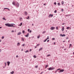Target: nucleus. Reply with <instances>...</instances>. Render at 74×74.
Instances as JSON below:
<instances>
[{"label":"nucleus","mask_w":74,"mask_h":74,"mask_svg":"<svg viewBox=\"0 0 74 74\" xmlns=\"http://www.w3.org/2000/svg\"><path fill=\"white\" fill-rule=\"evenodd\" d=\"M13 25H15L14 24H10L8 23H7L5 24V25L6 26H8V27H14V26Z\"/></svg>","instance_id":"nucleus-1"},{"label":"nucleus","mask_w":74,"mask_h":74,"mask_svg":"<svg viewBox=\"0 0 74 74\" xmlns=\"http://www.w3.org/2000/svg\"><path fill=\"white\" fill-rule=\"evenodd\" d=\"M55 69V68L54 67H50L48 68V70H53Z\"/></svg>","instance_id":"nucleus-2"},{"label":"nucleus","mask_w":74,"mask_h":74,"mask_svg":"<svg viewBox=\"0 0 74 74\" xmlns=\"http://www.w3.org/2000/svg\"><path fill=\"white\" fill-rule=\"evenodd\" d=\"M53 14H50L48 16V17L49 18H51V17H53Z\"/></svg>","instance_id":"nucleus-3"},{"label":"nucleus","mask_w":74,"mask_h":74,"mask_svg":"<svg viewBox=\"0 0 74 74\" xmlns=\"http://www.w3.org/2000/svg\"><path fill=\"white\" fill-rule=\"evenodd\" d=\"M54 29H55V28L54 27H51V29L52 30H53Z\"/></svg>","instance_id":"nucleus-4"},{"label":"nucleus","mask_w":74,"mask_h":74,"mask_svg":"<svg viewBox=\"0 0 74 74\" xmlns=\"http://www.w3.org/2000/svg\"><path fill=\"white\" fill-rule=\"evenodd\" d=\"M62 28L61 29V30L62 32H63L64 31V26H62Z\"/></svg>","instance_id":"nucleus-5"},{"label":"nucleus","mask_w":74,"mask_h":74,"mask_svg":"<svg viewBox=\"0 0 74 74\" xmlns=\"http://www.w3.org/2000/svg\"><path fill=\"white\" fill-rule=\"evenodd\" d=\"M60 36H62V37H65V36H66V35L64 34H63L62 35V34H60Z\"/></svg>","instance_id":"nucleus-6"},{"label":"nucleus","mask_w":74,"mask_h":74,"mask_svg":"<svg viewBox=\"0 0 74 74\" xmlns=\"http://www.w3.org/2000/svg\"><path fill=\"white\" fill-rule=\"evenodd\" d=\"M64 71V70L63 69H61L60 70V73L61 72H63Z\"/></svg>","instance_id":"nucleus-7"},{"label":"nucleus","mask_w":74,"mask_h":74,"mask_svg":"<svg viewBox=\"0 0 74 74\" xmlns=\"http://www.w3.org/2000/svg\"><path fill=\"white\" fill-rule=\"evenodd\" d=\"M29 33H28L27 35H25V37H29Z\"/></svg>","instance_id":"nucleus-8"},{"label":"nucleus","mask_w":74,"mask_h":74,"mask_svg":"<svg viewBox=\"0 0 74 74\" xmlns=\"http://www.w3.org/2000/svg\"><path fill=\"white\" fill-rule=\"evenodd\" d=\"M22 34V33H21V32H18L17 34V35H20Z\"/></svg>","instance_id":"nucleus-9"},{"label":"nucleus","mask_w":74,"mask_h":74,"mask_svg":"<svg viewBox=\"0 0 74 74\" xmlns=\"http://www.w3.org/2000/svg\"><path fill=\"white\" fill-rule=\"evenodd\" d=\"M7 63H8V66H9L10 64V62H7Z\"/></svg>","instance_id":"nucleus-10"},{"label":"nucleus","mask_w":74,"mask_h":74,"mask_svg":"<svg viewBox=\"0 0 74 74\" xmlns=\"http://www.w3.org/2000/svg\"><path fill=\"white\" fill-rule=\"evenodd\" d=\"M16 5L18 7H19V3H18V2L17 3Z\"/></svg>","instance_id":"nucleus-11"},{"label":"nucleus","mask_w":74,"mask_h":74,"mask_svg":"<svg viewBox=\"0 0 74 74\" xmlns=\"http://www.w3.org/2000/svg\"><path fill=\"white\" fill-rule=\"evenodd\" d=\"M12 4L13 5H15V1H13L12 2Z\"/></svg>","instance_id":"nucleus-12"},{"label":"nucleus","mask_w":74,"mask_h":74,"mask_svg":"<svg viewBox=\"0 0 74 74\" xmlns=\"http://www.w3.org/2000/svg\"><path fill=\"white\" fill-rule=\"evenodd\" d=\"M25 15H27V13L26 12H25Z\"/></svg>","instance_id":"nucleus-13"},{"label":"nucleus","mask_w":74,"mask_h":74,"mask_svg":"<svg viewBox=\"0 0 74 74\" xmlns=\"http://www.w3.org/2000/svg\"><path fill=\"white\" fill-rule=\"evenodd\" d=\"M17 45H18V46H19V45H20V43H19V42L17 44Z\"/></svg>","instance_id":"nucleus-14"},{"label":"nucleus","mask_w":74,"mask_h":74,"mask_svg":"<svg viewBox=\"0 0 74 74\" xmlns=\"http://www.w3.org/2000/svg\"><path fill=\"white\" fill-rule=\"evenodd\" d=\"M14 73V71H12V72H10V73L11 74H13Z\"/></svg>","instance_id":"nucleus-15"},{"label":"nucleus","mask_w":74,"mask_h":74,"mask_svg":"<svg viewBox=\"0 0 74 74\" xmlns=\"http://www.w3.org/2000/svg\"><path fill=\"white\" fill-rule=\"evenodd\" d=\"M62 5H63V4H64V1H62Z\"/></svg>","instance_id":"nucleus-16"},{"label":"nucleus","mask_w":74,"mask_h":74,"mask_svg":"<svg viewBox=\"0 0 74 74\" xmlns=\"http://www.w3.org/2000/svg\"><path fill=\"white\" fill-rule=\"evenodd\" d=\"M40 37V35H39L38 36H37L38 38H39Z\"/></svg>","instance_id":"nucleus-17"},{"label":"nucleus","mask_w":74,"mask_h":74,"mask_svg":"<svg viewBox=\"0 0 74 74\" xmlns=\"http://www.w3.org/2000/svg\"><path fill=\"white\" fill-rule=\"evenodd\" d=\"M66 29H71V28L68 27H67Z\"/></svg>","instance_id":"nucleus-18"},{"label":"nucleus","mask_w":74,"mask_h":74,"mask_svg":"<svg viewBox=\"0 0 74 74\" xmlns=\"http://www.w3.org/2000/svg\"><path fill=\"white\" fill-rule=\"evenodd\" d=\"M42 50V48H41L39 49V51H41V50Z\"/></svg>","instance_id":"nucleus-19"},{"label":"nucleus","mask_w":74,"mask_h":74,"mask_svg":"<svg viewBox=\"0 0 74 74\" xmlns=\"http://www.w3.org/2000/svg\"><path fill=\"white\" fill-rule=\"evenodd\" d=\"M5 9H7V10H9V11H10V9L7 8H4V10H5Z\"/></svg>","instance_id":"nucleus-20"},{"label":"nucleus","mask_w":74,"mask_h":74,"mask_svg":"<svg viewBox=\"0 0 74 74\" xmlns=\"http://www.w3.org/2000/svg\"><path fill=\"white\" fill-rule=\"evenodd\" d=\"M28 18H26V19H30V17H29V16H28Z\"/></svg>","instance_id":"nucleus-21"},{"label":"nucleus","mask_w":74,"mask_h":74,"mask_svg":"<svg viewBox=\"0 0 74 74\" xmlns=\"http://www.w3.org/2000/svg\"><path fill=\"white\" fill-rule=\"evenodd\" d=\"M58 5L59 6L60 5V3H58Z\"/></svg>","instance_id":"nucleus-22"},{"label":"nucleus","mask_w":74,"mask_h":74,"mask_svg":"<svg viewBox=\"0 0 74 74\" xmlns=\"http://www.w3.org/2000/svg\"><path fill=\"white\" fill-rule=\"evenodd\" d=\"M22 20V18L20 17V21H21Z\"/></svg>","instance_id":"nucleus-23"},{"label":"nucleus","mask_w":74,"mask_h":74,"mask_svg":"<svg viewBox=\"0 0 74 74\" xmlns=\"http://www.w3.org/2000/svg\"><path fill=\"white\" fill-rule=\"evenodd\" d=\"M34 57L35 58H36L37 57L36 56V55H34Z\"/></svg>","instance_id":"nucleus-24"},{"label":"nucleus","mask_w":74,"mask_h":74,"mask_svg":"<svg viewBox=\"0 0 74 74\" xmlns=\"http://www.w3.org/2000/svg\"><path fill=\"white\" fill-rule=\"evenodd\" d=\"M49 36H48L47 38L46 39L47 40H48V39H49Z\"/></svg>","instance_id":"nucleus-25"},{"label":"nucleus","mask_w":74,"mask_h":74,"mask_svg":"<svg viewBox=\"0 0 74 74\" xmlns=\"http://www.w3.org/2000/svg\"><path fill=\"white\" fill-rule=\"evenodd\" d=\"M48 65H46V66H45V68L46 69L48 67Z\"/></svg>","instance_id":"nucleus-26"},{"label":"nucleus","mask_w":74,"mask_h":74,"mask_svg":"<svg viewBox=\"0 0 74 74\" xmlns=\"http://www.w3.org/2000/svg\"><path fill=\"white\" fill-rule=\"evenodd\" d=\"M54 4H55V5H56V2H55L54 3Z\"/></svg>","instance_id":"nucleus-27"},{"label":"nucleus","mask_w":74,"mask_h":74,"mask_svg":"<svg viewBox=\"0 0 74 74\" xmlns=\"http://www.w3.org/2000/svg\"><path fill=\"white\" fill-rule=\"evenodd\" d=\"M22 39L23 41H24V39L23 38H22Z\"/></svg>","instance_id":"nucleus-28"},{"label":"nucleus","mask_w":74,"mask_h":74,"mask_svg":"<svg viewBox=\"0 0 74 74\" xmlns=\"http://www.w3.org/2000/svg\"><path fill=\"white\" fill-rule=\"evenodd\" d=\"M45 32H46V31H44V32H43L42 34H44V33H45Z\"/></svg>","instance_id":"nucleus-29"},{"label":"nucleus","mask_w":74,"mask_h":74,"mask_svg":"<svg viewBox=\"0 0 74 74\" xmlns=\"http://www.w3.org/2000/svg\"><path fill=\"white\" fill-rule=\"evenodd\" d=\"M29 52V51L28 50H27V51H25V53H27V52Z\"/></svg>","instance_id":"nucleus-30"},{"label":"nucleus","mask_w":74,"mask_h":74,"mask_svg":"<svg viewBox=\"0 0 74 74\" xmlns=\"http://www.w3.org/2000/svg\"><path fill=\"white\" fill-rule=\"evenodd\" d=\"M47 40L46 39H45V40L44 41V42H46V41Z\"/></svg>","instance_id":"nucleus-31"},{"label":"nucleus","mask_w":74,"mask_h":74,"mask_svg":"<svg viewBox=\"0 0 74 74\" xmlns=\"http://www.w3.org/2000/svg\"><path fill=\"white\" fill-rule=\"evenodd\" d=\"M57 12V10H55L54 11L55 13H56Z\"/></svg>","instance_id":"nucleus-32"},{"label":"nucleus","mask_w":74,"mask_h":74,"mask_svg":"<svg viewBox=\"0 0 74 74\" xmlns=\"http://www.w3.org/2000/svg\"><path fill=\"white\" fill-rule=\"evenodd\" d=\"M22 32H23V33H24L25 32V30L23 31Z\"/></svg>","instance_id":"nucleus-33"},{"label":"nucleus","mask_w":74,"mask_h":74,"mask_svg":"<svg viewBox=\"0 0 74 74\" xmlns=\"http://www.w3.org/2000/svg\"><path fill=\"white\" fill-rule=\"evenodd\" d=\"M25 44H23V47H25Z\"/></svg>","instance_id":"nucleus-34"},{"label":"nucleus","mask_w":74,"mask_h":74,"mask_svg":"<svg viewBox=\"0 0 74 74\" xmlns=\"http://www.w3.org/2000/svg\"><path fill=\"white\" fill-rule=\"evenodd\" d=\"M39 45H40V44H37L36 45V46H38Z\"/></svg>","instance_id":"nucleus-35"},{"label":"nucleus","mask_w":74,"mask_h":74,"mask_svg":"<svg viewBox=\"0 0 74 74\" xmlns=\"http://www.w3.org/2000/svg\"><path fill=\"white\" fill-rule=\"evenodd\" d=\"M63 11H64V10H63V9H62L61 10V11H62V12H63Z\"/></svg>","instance_id":"nucleus-36"},{"label":"nucleus","mask_w":74,"mask_h":74,"mask_svg":"<svg viewBox=\"0 0 74 74\" xmlns=\"http://www.w3.org/2000/svg\"><path fill=\"white\" fill-rule=\"evenodd\" d=\"M22 25V23H21V25H20V26H21Z\"/></svg>","instance_id":"nucleus-37"},{"label":"nucleus","mask_w":74,"mask_h":74,"mask_svg":"<svg viewBox=\"0 0 74 74\" xmlns=\"http://www.w3.org/2000/svg\"><path fill=\"white\" fill-rule=\"evenodd\" d=\"M58 70H60V69H57V71H56V72Z\"/></svg>","instance_id":"nucleus-38"},{"label":"nucleus","mask_w":74,"mask_h":74,"mask_svg":"<svg viewBox=\"0 0 74 74\" xmlns=\"http://www.w3.org/2000/svg\"><path fill=\"white\" fill-rule=\"evenodd\" d=\"M49 56H51V55L50 54H49V55H48L47 56V57H48Z\"/></svg>","instance_id":"nucleus-39"},{"label":"nucleus","mask_w":74,"mask_h":74,"mask_svg":"<svg viewBox=\"0 0 74 74\" xmlns=\"http://www.w3.org/2000/svg\"><path fill=\"white\" fill-rule=\"evenodd\" d=\"M56 29H57V30H58V27H56Z\"/></svg>","instance_id":"nucleus-40"},{"label":"nucleus","mask_w":74,"mask_h":74,"mask_svg":"<svg viewBox=\"0 0 74 74\" xmlns=\"http://www.w3.org/2000/svg\"><path fill=\"white\" fill-rule=\"evenodd\" d=\"M3 19L4 20H6V19H5V18H3Z\"/></svg>","instance_id":"nucleus-41"},{"label":"nucleus","mask_w":74,"mask_h":74,"mask_svg":"<svg viewBox=\"0 0 74 74\" xmlns=\"http://www.w3.org/2000/svg\"><path fill=\"white\" fill-rule=\"evenodd\" d=\"M52 40H55V38H52Z\"/></svg>","instance_id":"nucleus-42"},{"label":"nucleus","mask_w":74,"mask_h":74,"mask_svg":"<svg viewBox=\"0 0 74 74\" xmlns=\"http://www.w3.org/2000/svg\"><path fill=\"white\" fill-rule=\"evenodd\" d=\"M29 31H30V29H28V32H29Z\"/></svg>","instance_id":"nucleus-43"},{"label":"nucleus","mask_w":74,"mask_h":74,"mask_svg":"<svg viewBox=\"0 0 74 74\" xmlns=\"http://www.w3.org/2000/svg\"><path fill=\"white\" fill-rule=\"evenodd\" d=\"M5 66H6V65H7V64H6V62H5Z\"/></svg>","instance_id":"nucleus-44"},{"label":"nucleus","mask_w":74,"mask_h":74,"mask_svg":"<svg viewBox=\"0 0 74 74\" xmlns=\"http://www.w3.org/2000/svg\"><path fill=\"white\" fill-rule=\"evenodd\" d=\"M16 58H18V55H17L16 56Z\"/></svg>","instance_id":"nucleus-45"},{"label":"nucleus","mask_w":74,"mask_h":74,"mask_svg":"<svg viewBox=\"0 0 74 74\" xmlns=\"http://www.w3.org/2000/svg\"><path fill=\"white\" fill-rule=\"evenodd\" d=\"M35 67L36 68H37V67H38V66H36Z\"/></svg>","instance_id":"nucleus-46"},{"label":"nucleus","mask_w":74,"mask_h":74,"mask_svg":"<svg viewBox=\"0 0 74 74\" xmlns=\"http://www.w3.org/2000/svg\"><path fill=\"white\" fill-rule=\"evenodd\" d=\"M2 39H3V38H4V36H3V37H2Z\"/></svg>","instance_id":"nucleus-47"},{"label":"nucleus","mask_w":74,"mask_h":74,"mask_svg":"<svg viewBox=\"0 0 74 74\" xmlns=\"http://www.w3.org/2000/svg\"><path fill=\"white\" fill-rule=\"evenodd\" d=\"M44 5H46V3H44Z\"/></svg>","instance_id":"nucleus-48"},{"label":"nucleus","mask_w":74,"mask_h":74,"mask_svg":"<svg viewBox=\"0 0 74 74\" xmlns=\"http://www.w3.org/2000/svg\"><path fill=\"white\" fill-rule=\"evenodd\" d=\"M49 40H47V42H49Z\"/></svg>","instance_id":"nucleus-49"},{"label":"nucleus","mask_w":74,"mask_h":74,"mask_svg":"<svg viewBox=\"0 0 74 74\" xmlns=\"http://www.w3.org/2000/svg\"><path fill=\"white\" fill-rule=\"evenodd\" d=\"M29 51H30V52H31V51H32V49H30Z\"/></svg>","instance_id":"nucleus-50"},{"label":"nucleus","mask_w":74,"mask_h":74,"mask_svg":"<svg viewBox=\"0 0 74 74\" xmlns=\"http://www.w3.org/2000/svg\"><path fill=\"white\" fill-rule=\"evenodd\" d=\"M29 32L30 33H31L32 32V30H30Z\"/></svg>","instance_id":"nucleus-51"},{"label":"nucleus","mask_w":74,"mask_h":74,"mask_svg":"<svg viewBox=\"0 0 74 74\" xmlns=\"http://www.w3.org/2000/svg\"><path fill=\"white\" fill-rule=\"evenodd\" d=\"M64 25V23H63L62 24V25Z\"/></svg>","instance_id":"nucleus-52"},{"label":"nucleus","mask_w":74,"mask_h":74,"mask_svg":"<svg viewBox=\"0 0 74 74\" xmlns=\"http://www.w3.org/2000/svg\"><path fill=\"white\" fill-rule=\"evenodd\" d=\"M69 46H71V44H69Z\"/></svg>","instance_id":"nucleus-53"},{"label":"nucleus","mask_w":74,"mask_h":74,"mask_svg":"<svg viewBox=\"0 0 74 74\" xmlns=\"http://www.w3.org/2000/svg\"><path fill=\"white\" fill-rule=\"evenodd\" d=\"M12 32H14V31H12Z\"/></svg>","instance_id":"nucleus-54"},{"label":"nucleus","mask_w":74,"mask_h":74,"mask_svg":"<svg viewBox=\"0 0 74 74\" xmlns=\"http://www.w3.org/2000/svg\"><path fill=\"white\" fill-rule=\"evenodd\" d=\"M32 26H34V24H32Z\"/></svg>","instance_id":"nucleus-55"},{"label":"nucleus","mask_w":74,"mask_h":74,"mask_svg":"<svg viewBox=\"0 0 74 74\" xmlns=\"http://www.w3.org/2000/svg\"><path fill=\"white\" fill-rule=\"evenodd\" d=\"M0 52H1V49H0Z\"/></svg>","instance_id":"nucleus-56"},{"label":"nucleus","mask_w":74,"mask_h":74,"mask_svg":"<svg viewBox=\"0 0 74 74\" xmlns=\"http://www.w3.org/2000/svg\"><path fill=\"white\" fill-rule=\"evenodd\" d=\"M54 45H55V42H54Z\"/></svg>","instance_id":"nucleus-57"},{"label":"nucleus","mask_w":74,"mask_h":74,"mask_svg":"<svg viewBox=\"0 0 74 74\" xmlns=\"http://www.w3.org/2000/svg\"><path fill=\"white\" fill-rule=\"evenodd\" d=\"M22 51H23V49H22L21 50Z\"/></svg>","instance_id":"nucleus-58"},{"label":"nucleus","mask_w":74,"mask_h":74,"mask_svg":"<svg viewBox=\"0 0 74 74\" xmlns=\"http://www.w3.org/2000/svg\"><path fill=\"white\" fill-rule=\"evenodd\" d=\"M73 55H74V52H73Z\"/></svg>","instance_id":"nucleus-59"},{"label":"nucleus","mask_w":74,"mask_h":74,"mask_svg":"<svg viewBox=\"0 0 74 74\" xmlns=\"http://www.w3.org/2000/svg\"><path fill=\"white\" fill-rule=\"evenodd\" d=\"M70 40H69V41H68V42H70Z\"/></svg>","instance_id":"nucleus-60"},{"label":"nucleus","mask_w":74,"mask_h":74,"mask_svg":"<svg viewBox=\"0 0 74 74\" xmlns=\"http://www.w3.org/2000/svg\"><path fill=\"white\" fill-rule=\"evenodd\" d=\"M66 39H68V38H66Z\"/></svg>","instance_id":"nucleus-61"},{"label":"nucleus","mask_w":74,"mask_h":74,"mask_svg":"<svg viewBox=\"0 0 74 74\" xmlns=\"http://www.w3.org/2000/svg\"><path fill=\"white\" fill-rule=\"evenodd\" d=\"M36 47H37L36 46L35 47V48H36Z\"/></svg>","instance_id":"nucleus-62"},{"label":"nucleus","mask_w":74,"mask_h":74,"mask_svg":"<svg viewBox=\"0 0 74 74\" xmlns=\"http://www.w3.org/2000/svg\"><path fill=\"white\" fill-rule=\"evenodd\" d=\"M63 42H65V41H63Z\"/></svg>","instance_id":"nucleus-63"},{"label":"nucleus","mask_w":74,"mask_h":74,"mask_svg":"<svg viewBox=\"0 0 74 74\" xmlns=\"http://www.w3.org/2000/svg\"><path fill=\"white\" fill-rule=\"evenodd\" d=\"M1 27H0V29H1Z\"/></svg>","instance_id":"nucleus-64"}]
</instances>
